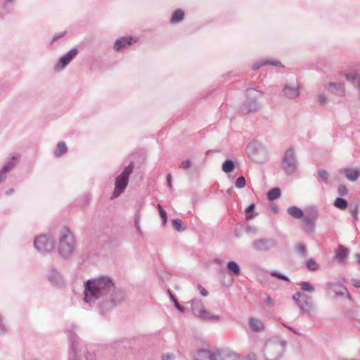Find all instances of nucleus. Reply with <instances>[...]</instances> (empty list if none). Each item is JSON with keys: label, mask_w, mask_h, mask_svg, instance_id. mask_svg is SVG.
<instances>
[{"label": "nucleus", "mask_w": 360, "mask_h": 360, "mask_svg": "<svg viewBox=\"0 0 360 360\" xmlns=\"http://www.w3.org/2000/svg\"><path fill=\"white\" fill-rule=\"evenodd\" d=\"M112 287H113V283L109 278L101 277L89 280L85 285V300L91 302Z\"/></svg>", "instance_id": "nucleus-1"}, {"label": "nucleus", "mask_w": 360, "mask_h": 360, "mask_svg": "<svg viewBox=\"0 0 360 360\" xmlns=\"http://www.w3.org/2000/svg\"><path fill=\"white\" fill-rule=\"evenodd\" d=\"M75 239L72 233L66 228L61 230L58 246L59 253L63 257L69 256L73 251Z\"/></svg>", "instance_id": "nucleus-2"}, {"label": "nucleus", "mask_w": 360, "mask_h": 360, "mask_svg": "<svg viewBox=\"0 0 360 360\" xmlns=\"http://www.w3.org/2000/svg\"><path fill=\"white\" fill-rule=\"evenodd\" d=\"M134 169V164L131 162L126 167L120 176L115 180V190L112 193V198L119 196L125 189L128 184L129 175Z\"/></svg>", "instance_id": "nucleus-3"}, {"label": "nucleus", "mask_w": 360, "mask_h": 360, "mask_svg": "<svg viewBox=\"0 0 360 360\" xmlns=\"http://www.w3.org/2000/svg\"><path fill=\"white\" fill-rule=\"evenodd\" d=\"M259 92L255 89H249L247 92V99L243 105V111L245 113L257 111L259 109Z\"/></svg>", "instance_id": "nucleus-4"}, {"label": "nucleus", "mask_w": 360, "mask_h": 360, "mask_svg": "<svg viewBox=\"0 0 360 360\" xmlns=\"http://www.w3.org/2000/svg\"><path fill=\"white\" fill-rule=\"evenodd\" d=\"M281 167L287 174H291L295 172V156L292 148L285 151L281 163Z\"/></svg>", "instance_id": "nucleus-5"}, {"label": "nucleus", "mask_w": 360, "mask_h": 360, "mask_svg": "<svg viewBox=\"0 0 360 360\" xmlns=\"http://www.w3.org/2000/svg\"><path fill=\"white\" fill-rule=\"evenodd\" d=\"M192 310L198 317L206 320L217 319L218 316L207 311L200 300H193L191 302Z\"/></svg>", "instance_id": "nucleus-6"}, {"label": "nucleus", "mask_w": 360, "mask_h": 360, "mask_svg": "<svg viewBox=\"0 0 360 360\" xmlns=\"http://www.w3.org/2000/svg\"><path fill=\"white\" fill-rule=\"evenodd\" d=\"M34 246L40 252H50L53 248V240L45 236H39L34 240Z\"/></svg>", "instance_id": "nucleus-7"}, {"label": "nucleus", "mask_w": 360, "mask_h": 360, "mask_svg": "<svg viewBox=\"0 0 360 360\" xmlns=\"http://www.w3.org/2000/svg\"><path fill=\"white\" fill-rule=\"evenodd\" d=\"M248 323L250 328L255 333H260L265 328L263 321L255 317H250Z\"/></svg>", "instance_id": "nucleus-8"}, {"label": "nucleus", "mask_w": 360, "mask_h": 360, "mask_svg": "<svg viewBox=\"0 0 360 360\" xmlns=\"http://www.w3.org/2000/svg\"><path fill=\"white\" fill-rule=\"evenodd\" d=\"M135 42H136V39L134 37H123L115 41L114 48L116 51H120Z\"/></svg>", "instance_id": "nucleus-9"}, {"label": "nucleus", "mask_w": 360, "mask_h": 360, "mask_svg": "<svg viewBox=\"0 0 360 360\" xmlns=\"http://www.w3.org/2000/svg\"><path fill=\"white\" fill-rule=\"evenodd\" d=\"M340 172L345 174L346 178L351 181H356L360 176L359 169L346 168L341 169Z\"/></svg>", "instance_id": "nucleus-10"}, {"label": "nucleus", "mask_w": 360, "mask_h": 360, "mask_svg": "<svg viewBox=\"0 0 360 360\" xmlns=\"http://www.w3.org/2000/svg\"><path fill=\"white\" fill-rule=\"evenodd\" d=\"M195 360H216L215 354L205 349L198 351L195 355Z\"/></svg>", "instance_id": "nucleus-11"}, {"label": "nucleus", "mask_w": 360, "mask_h": 360, "mask_svg": "<svg viewBox=\"0 0 360 360\" xmlns=\"http://www.w3.org/2000/svg\"><path fill=\"white\" fill-rule=\"evenodd\" d=\"M77 50L76 49H72L67 54L61 57L60 62L62 64V68L65 67L71 60L77 55Z\"/></svg>", "instance_id": "nucleus-12"}, {"label": "nucleus", "mask_w": 360, "mask_h": 360, "mask_svg": "<svg viewBox=\"0 0 360 360\" xmlns=\"http://www.w3.org/2000/svg\"><path fill=\"white\" fill-rule=\"evenodd\" d=\"M284 95L289 98H295L299 96L298 86H286L283 89Z\"/></svg>", "instance_id": "nucleus-13"}, {"label": "nucleus", "mask_w": 360, "mask_h": 360, "mask_svg": "<svg viewBox=\"0 0 360 360\" xmlns=\"http://www.w3.org/2000/svg\"><path fill=\"white\" fill-rule=\"evenodd\" d=\"M288 213L296 218V219H300L303 217L304 215V213L302 212V210L300 208H298L297 207H295V206H292V207H290L288 209Z\"/></svg>", "instance_id": "nucleus-14"}, {"label": "nucleus", "mask_w": 360, "mask_h": 360, "mask_svg": "<svg viewBox=\"0 0 360 360\" xmlns=\"http://www.w3.org/2000/svg\"><path fill=\"white\" fill-rule=\"evenodd\" d=\"M184 12L181 9L176 10L171 18V22L175 23L178 22L184 19Z\"/></svg>", "instance_id": "nucleus-15"}, {"label": "nucleus", "mask_w": 360, "mask_h": 360, "mask_svg": "<svg viewBox=\"0 0 360 360\" xmlns=\"http://www.w3.org/2000/svg\"><path fill=\"white\" fill-rule=\"evenodd\" d=\"M281 196V191L278 188L270 190L267 193V198L269 200H274Z\"/></svg>", "instance_id": "nucleus-16"}, {"label": "nucleus", "mask_w": 360, "mask_h": 360, "mask_svg": "<svg viewBox=\"0 0 360 360\" xmlns=\"http://www.w3.org/2000/svg\"><path fill=\"white\" fill-rule=\"evenodd\" d=\"M330 88L331 89V91L334 92L335 94H337L339 95H343L345 93L344 86L341 84H332L330 85Z\"/></svg>", "instance_id": "nucleus-17"}, {"label": "nucleus", "mask_w": 360, "mask_h": 360, "mask_svg": "<svg viewBox=\"0 0 360 360\" xmlns=\"http://www.w3.org/2000/svg\"><path fill=\"white\" fill-rule=\"evenodd\" d=\"M348 255V250L344 248L342 246H340L338 251L336 254V258L340 261H343Z\"/></svg>", "instance_id": "nucleus-18"}, {"label": "nucleus", "mask_w": 360, "mask_h": 360, "mask_svg": "<svg viewBox=\"0 0 360 360\" xmlns=\"http://www.w3.org/2000/svg\"><path fill=\"white\" fill-rule=\"evenodd\" d=\"M346 78L354 83H356V85H360V77L356 72H351L345 75Z\"/></svg>", "instance_id": "nucleus-19"}, {"label": "nucleus", "mask_w": 360, "mask_h": 360, "mask_svg": "<svg viewBox=\"0 0 360 360\" xmlns=\"http://www.w3.org/2000/svg\"><path fill=\"white\" fill-rule=\"evenodd\" d=\"M234 169V164L233 162L230 160H226L223 165H222V170L226 173H229L232 172Z\"/></svg>", "instance_id": "nucleus-20"}, {"label": "nucleus", "mask_w": 360, "mask_h": 360, "mask_svg": "<svg viewBox=\"0 0 360 360\" xmlns=\"http://www.w3.org/2000/svg\"><path fill=\"white\" fill-rule=\"evenodd\" d=\"M334 205L336 207L340 210H345L348 205L347 200L341 198H338L335 200Z\"/></svg>", "instance_id": "nucleus-21"}, {"label": "nucleus", "mask_w": 360, "mask_h": 360, "mask_svg": "<svg viewBox=\"0 0 360 360\" xmlns=\"http://www.w3.org/2000/svg\"><path fill=\"white\" fill-rule=\"evenodd\" d=\"M67 151V147L63 142H60L58 144L57 148L55 150L56 156H60Z\"/></svg>", "instance_id": "nucleus-22"}, {"label": "nucleus", "mask_w": 360, "mask_h": 360, "mask_svg": "<svg viewBox=\"0 0 360 360\" xmlns=\"http://www.w3.org/2000/svg\"><path fill=\"white\" fill-rule=\"evenodd\" d=\"M228 268L232 271L235 274L239 275L240 274V269L238 264L235 262H229L228 263Z\"/></svg>", "instance_id": "nucleus-23"}, {"label": "nucleus", "mask_w": 360, "mask_h": 360, "mask_svg": "<svg viewBox=\"0 0 360 360\" xmlns=\"http://www.w3.org/2000/svg\"><path fill=\"white\" fill-rule=\"evenodd\" d=\"M307 266L311 271H316L319 267L318 263L314 259H309L307 262Z\"/></svg>", "instance_id": "nucleus-24"}, {"label": "nucleus", "mask_w": 360, "mask_h": 360, "mask_svg": "<svg viewBox=\"0 0 360 360\" xmlns=\"http://www.w3.org/2000/svg\"><path fill=\"white\" fill-rule=\"evenodd\" d=\"M315 217H305L303 219V222L304 225L308 228H312L314 226Z\"/></svg>", "instance_id": "nucleus-25"}, {"label": "nucleus", "mask_w": 360, "mask_h": 360, "mask_svg": "<svg viewBox=\"0 0 360 360\" xmlns=\"http://www.w3.org/2000/svg\"><path fill=\"white\" fill-rule=\"evenodd\" d=\"M300 286L303 291L312 292L314 290V287L308 282H302Z\"/></svg>", "instance_id": "nucleus-26"}, {"label": "nucleus", "mask_w": 360, "mask_h": 360, "mask_svg": "<svg viewBox=\"0 0 360 360\" xmlns=\"http://www.w3.org/2000/svg\"><path fill=\"white\" fill-rule=\"evenodd\" d=\"M158 208L160 212V215L163 221V224H165L167 221V216L166 212L163 210L162 206L159 204L158 205Z\"/></svg>", "instance_id": "nucleus-27"}, {"label": "nucleus", "mask_w": 360, "mask_h": 360, "mask_svg": "<svg viewBox=\"0 0 360 360\" xmlns=\"http://www.w3.org/2000/svg\"><path fill=\"white\" fill-rule=\"evenodd\" d=\"M245 184V179L243 176L238 177L236 181V186L238 188H244Z\"/></svg>", "instance_id": "nucleus-28"}, {"label": "nucleus", "mask_w": 360, "mask_h": 360, "mask_svg": "<svg viewBox=\"0 0 360 360\" xmlns=\"http://www.w3.org/2000/svg\"><path fill=\"white\" fill-rule=\"evenodd\" d=\"M267 64H271V65H275V66H279L280 65V63L278 62V61H276V62H271V63H270V62H263L260 65L255 64L254 66H253V69H258L261 66L264 65H267Z\"/></svg>", "instance_id": "nucleus-29"}, {"label": "nucleus", "mask_w": 360, "mask_h": 360, "mask_svg": "<svg viewBox=\"0 0 360 360\" xmlns=\"http://www.w3.org/2000/svg\"><path fill=\"white\" fill-rule=\"evenodd\" d=\"M174 228L178 231H180L181 230V221L180 219H174L172 221Z\"/></svg>", "instance_id": "nucleus-30"}, {"label": "nucleus", "mask_w": 360, "mask_h": 360, "mask_svg": "<svg viewBox=\"0 0 360 360\" xmlns=\"http://www.w3.org/2000/svg\"><path fill=\"white\" fill-rule=\"evenodd\" d=\"M338 193L341 195H346L347 193V189L345 185H340L338 186Z\"/></svg>", "instance_id": "nucleus-31"}, {"label": "nucleus", "mask_w": 360, "mask_h": 360, "mask_svg": "<svg viewBox=\"0 0 360 360\" xmlns=\"http://www.w3.org/2000/svg\"><path fill=\"white\" fill-rule=\"evenodd\" d=\"M319 177L323 181H326L328 179V173L325 170H321L319 172Z\"/></svg>", "instance_id": "nucleus-32"}, {"label": "nucleus", "mask_w": 360, "mask_h": 360, "mask_svg": "<svg viewBox=\"0 0 360 360\" xmlns=\"http://www.w3.org/2000/svg\"><path fill=\"white\" fill-rule=\"evenodd\" d=\"M191 162L190 160H186V161H184L183 162H181V165H180V167L186 169H188L191 167Z\"/></svg>", "instance_id": "nucleus-33"}, {"label": "nucleus", "mask_w": 360, "mask_h": 360, "mask_svg": "<svg viewBox=\"0 0 360 360\" xmlns=\"http://www.w3.org/2000/svg\"><path fill=\"white\" fill-rule=\"evenodd\" d=\"M198 289L200 290V294L202 296L206 297V296H207L209 295V292L204 288H202L201 285H198Z\"/></svg>", "instance_id": "nucleus-34"}, {"label": "nucleus", "mask_w": 360, "mask_h": 360, "mask_svg": "<svg viewBox=\"0 0 360 360\" xmlns=\"http://www.w3.org/2000/svg\"><path fill=\"white\" fill-rule=\"evenodd\" d=\"M174 357V354H166L162 356V360H172Z\"/></svg>", "instance_id": "nucleus-35"}, {"label": "nucleus", "mask_w": 360, "mask_h": 360, "mask_svg": "<svg viewBox=\"0 0 360 360\" xmlns=\"http://www.w3.org/2000/svg\"><path fill=\"white\" fill-rule=\"evenodd\" d=\"M171 297H172V300H174L176 307L179 310H180L181 311H184V307H181V306L179 304V302H178L174 299V296H173L172 295H171Z\"/></svg>", "instance_id": "nucleus-36"}, {"label": "nucleus", "mask_w": 360, "mask_h": 360, "mask_svg": "<svg viewBox=\"0 0 360 360\" xmlns=\"http://www.w3.org/2000/svg\"><path fill=\"white\" fill-rule=\"evenodd\" d=\"M352 284L356 288H360V279H352Z\"/></svg>", "instance_id": "nucleus-37"}, {"label": "nucleus", "mask_w": 360, "mask_h": 360, "mask_svg": "<svg viewBox=\"0 0 360 360\" xmlns=\"http://www.w3.org/2000/svg\"><path fill=\"white\" fill-rule=\"evenodd\" d=\"M297 250L302 253V254H304L305 252V247L304 245L302 244H300L298 246H297Z\"/></svg>", "instance_id": "nucleus-38"}, {"label": "nucleus", "mask_w": 360, "mask_h": 360, "mask_svg": "<svg viewBox=\"0 0 360 360\" xmlns=\"http://www.w3.org/2000/svg\"><path fill=\"white\" fill-rule=\"evenodd\" d=\"M167 184H168L169 188H172V176H171V174H168L167 175Z\"/></svg>", "instance_id": "nucleus-39"}, {"label": "nucleus", "mask_w": 360, "mask_h": 360, "mask_svg": "<svg viewBox=\"0 0 360 360\" xmlns=\"http://www.w3.org/2000/svg\"><path fill=\"white\" fill-rule=\"evenodd\" d=\"M271 275L274 276H276V277H278L279 278H281L283 280H285V281L288 280V278L285 276H281V275L278 274L274 273V272L271 273Z\"/></svg>", "instance_id": "nucleus-40"}, {"label": "nucleus", "mask_w": 360, "mask_h": 360, "mask_svg": "<svg viewBox=\"0 0 360 360\" xmlns=\"http://www.w3.org/2000/svg\"><path fill=\"white\" fill-rule=\"evenodd\" d=\"M11 168V166H5L3 169H2V171H1V176L2 175V174H5Z\"/></svg>", "instance_id": "nucleus-41"}, {"label": "nucleus", "mask_w": 360, "mask_h": 360, "mask_svg": "<svg viewBox=\"0 0 360 360\" xmlns=\"http://www.w3.org/2000/svg\"><path fill=\"white\" fill-rule=\"evenodd\" d=\"M254 209H255V205H254V204H252V205H250L247 208L246 212H247V213H249V212H250L253 211V210H254Z\"/></svg>", "instance_id": "nucleus-42"}, {"label": "nucleus", "mask_w": 360, "mask_h": 360, "mask_svg": "<svg viewBox=\"0 0 360 360\" xmlns=\"http://www.w3.org/2000/svg\"><path fill=\"white\" fill-rule=\"evenodd\" d=\"M321 104H325L326 103V99L323 97V96H321L319 98Z\"/></svg>", "instance_id": "nucleus-43"}, {"label": "nucleus", "mask_w": 360, "mask_h": 360, "mask_svg": "<svg viewBox=\"0 0 360 360\" xmlns=\"http://www.w3.org/2000/svg\"><path fill=\"white\" fill-rule=\"evenodd\" d=\"M356 258L358 263L360 264V254L356 255Z\"/></svg>", "instance_id": "nucleus-44"}, {"label": "nucleus", "mask_w": 360, "mask_h": 360, "mask_svg": "<svg viewBox=\"0 0 360 360\" xmlns=\"http://www.w3.org/2000/svg\"><path fill=\"white\" fill-rule=\"evenodd\" d=\"M58 38V37H53V41H56Z\"/></svg>", "instance_id": "nucleus-45"}]
</instances>
